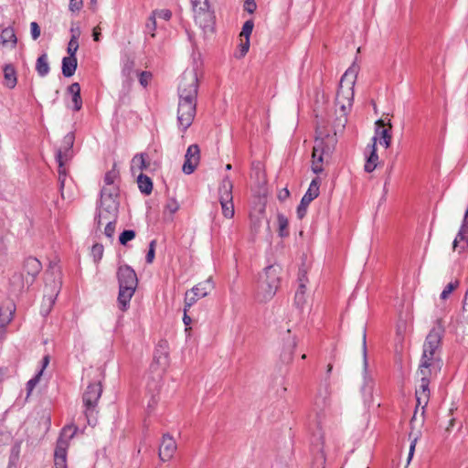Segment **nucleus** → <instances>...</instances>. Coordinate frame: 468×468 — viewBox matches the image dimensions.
<instances>
[{"instance_id":"f257e3e1","label":"nucleus","mask_w":468,"mask_h":468,"mask_svg":"<svg viewBox=\"0 0 468 468\" xmlns=\"http://www.w3.org/2000/svg\"><path fill=\"white\" fill-rule=\"evenodd\" d=\"M198 90L197 73L195 69L184 71L178 85L177 122L185 132L196 116L197 97Z\"/></svg>"},{"instance_id":"f03ea898","label":"nucleus","mask_w":468,"mask_h":468,"mask_svg":"<svg viewBox=\"0 0 468 468\" xmlns=\"http://www.w3.org/2000/svg\"><path fill=\"white\" fill-rule=\"evenodd\" d=\"M119 282L118 304L122 311H126L133 296L138 279L135 271L128 265L120 266L117 271Z\"/></svg>"},{"instance_id":"7ed1b4c3","label":"nucleus","mask_w":468,"mask_h":468,"mask_svg":"<svg viewBox=\"0 0 468 468\" xmlns=\"http://www.w3.org/2000/svg\"><path fill=\"white\" fill-rule=\"evenodd\" d=\"M359 71V67L353 63L342 76L336 93L335 104L340 112H348L354 99V86Z\"/></svg>"},{"instance_id":"20e7f679","label":"nucleus","mask_w":468,"mask_h":468,"mask_svg":"<svg viewBox=\"0 0 468 468\" xmlns=\"http://www.w3.org/2000/svg\"><path fill=\"white\" fill-rule=\"evenodd\" d=\"M280 266L270 265L260 275L257 297L261 302H268L275 295L280 287Z\"/></svg>"},{"instance_id":"39448f33","label":"nucleus","mask_w":468,"mask_h":468,"mask_svg":"<svg viewBox=\"0 0 468 468\" xmlns=\"http://www.w3.org/2000/svg\"><path fill=\"white\" fill-rule=\"evenodd\" d=\"M316 137L314 141V145L313 148L312 154V169L314 173L319 174L323 171V155L324 153H329L331 151V147L328 145V143L325 142L327 140L332 144L335 143L334 137H330V133H327L324 128L320 125L316 128Z\"/></svg>"},{"instance_id":"423d86ee","label":"nucleus","mask_w":468,"mask_h":468,"mask_svg":"<svg viewBox=\"0 0 468 468\" xmlns=\"http://www.w3.org/2000/svg\"><path fill=\"white\" fill-rule=\"evenodd\" d=\"M59 270L57 266L51 267L50 274L48 272L46 277V285L44 292L43 311L48 313L58 295L62 282L59 277Z\"/></svg>"},{"instance_id":"0eeeda50","label":"nucleus","mask_w":468,"mask_h":468,"mask_svg":"<svg viewBox=\"0 0 468 468\" xmlns=\"http://www.w3.org/2000/svg\"><path fill=\"white\" fill-rule=\"evenodd\" d=\"M443 333V324L441 320H437L424 342L422 358L441 359L440 347Z\"/></svg>"},{"instance_id":"6e6552de","label":"nucleus","mask_w":468,"mask_h":468,"mask_svg":"<svg viewBox=\"0 0 468 468\" xmlns=\"http://www.w3.org/2000/svg\"><path fill=\"white\" fill-rule=\"evenodd\" d=\"M77 427L69 425L63 428L60 437L57 441L54 453V463L56 468H67V449L69 440L75 435Z\"/></svg>"},{"instance_id":"1a4fd4ad","label":"nucleus","mask_w":468,"mask_h":468,"mask_svg":"<svg viewBox=\"0 0 468 468\" xmlns=\"http://www.w3.org/2000/svg\"><path fill=\"white\" fill-rule=\"evenodd\" d=\"M232 190L233 183L229 176L224 177L219 184L218 194L222 214L227 218H232L235 214Z\"/></svg>"},{"instance_id":"9d476101","label":"nucleus","mask_w":468,"mask_h":468,"mask_svg":"<svg viewBox=\"0 0 468 468\" xmlns=\"http://www.w3.org/2000/svg\"><path fill=\"white\" fill-rule=\"evenodd\" d=\"M424 413H425V409L422 410V406L418 407V404H417L414 414L410 420L411 431L409 434V437L410 439V446L407 464H409L410 463V460L412 459V457L414 455L417 441L419 440L420 435V428L424 423Z\"/></svg>"},{"instance_id":"9b49d317","label":"nucleus","mask_w":468,"mask_h":468,"mask_svg":"<svg viewBox=\"0 0 468 468\" xmlns=\"http://www.w3.org/2000/svg\"><path fill=\"white\" fill-rule=\"evenodd\" d=\"M169 365V351L166 341H160L155 348L154 362L151 369L156 372L157 378H161Z\"/></svg>"},{"instance_id":"f8f14e48","label":"nucleus","mask_w":468,"mask_h":468,"mask_svg":"<svg viewBox=\"0 0 468 468\" xmlns=\"http://www.w3.org/2000/svg\"><path fill=\"white\" fill-rule=\"evenodd\" d=\"M213 287L211 278H208L197 284L190 291L186 292L185 295V313H187L188 308H190L198 299L207 296Z\"/></svg>"},{"instance_id":"ddd939ff","label":"nucleus","mask_w":468,"mask_h":468,"mask_svg":"<svg viewBox=\"0 0 468 468\" xmlns=\"http://www.w3.org/2000/svg\"><path fill=\"white\" fill-rule=\"evenodd\" d=\"M441 367V359H431L421 357L420 364L417 371V375L420 379H424L431 382V379L440 373Z\"/></svg>"},{"instance_id":"4468645a","label":"nucleus","mask_w":468,"mask_h":468,"mask_svg":"<svg viewBox=\"0 0 468 468\" xmlns=\"http://www.w3.org/2000/svg\"><path fill=\"white\" fill-rule=\"evenodd\" d=\"M41 270V262L37 258L28 257L24 261L21 276L27 288L34 283Z\"/></svg>"},{"instance_id":"2eb2a0df","label":"nucleus","mask_w":468,"mask_h":468,"mask_svg":"<svg viewBox=\"0 0 468 468\" xmlns=\"http://www.w3.org/2000/svg\"><path fill=\"white\" fill-rule=\"evenodd\" d=\"M102 393L101 382L90 384L83 393V403L86 408V417L89 419V412L92 411L96 407Z\"/></svg>"},{"instance_id":"dca6fc26","label":"nucleus","mask_w":468,"mask_h":468,"mask_svg":"<svg viewBox=\"0 0 468 468\" xmlns=\"http://www.w3.org/2000/svg\"><path fill=\"white\" fill-rule=\"evenodd\" d=\"M72 156H73L72 149L68 150L67 148H63V147H60L58 150L57 154H56V160L58 164V173L59 190H60L62 198H65L63 189H64L65 180H66V176H67V171L65 168V165L69 159H71Z\"/></svg>"},{"instance_id":"f3484780","label":"nucleus","mask_w":468,"mask_h":468,"mask_svg":"<svg viewBox=\"0 0 468 468\" xmlns=\"http://www.w3.org/2000/svg\"><path fill=\"white\" fill-rule=\"evenodd\" d=\"M192 7L195 12V18L201 27H208L212 22L213 16L209 12L207 0H191Z\"/></svg>"},{"instance_id":"a211bd4d","label":"nucleus","mask_w":468,"mask_h":468,"mask_svg":"<svg viewBox=\"0 0 468 468\" xmlns=\"http://www.w3.org/2000/svg\"><path fill=\"white\" fill-rule=\"evenodd\" d=\"M375 135L373 137H377V142L378 141L385 148H388L392 140V124L390 121L386 122L384 120L379 119L375 122Z\"/></svg>"},{"instance_id":"6ab92c4d","label":"nucleus","mask_w":468,"mask_h":468,"mask_svg":"<svg viewBox=\"0 0 468 468\" xmlns=\"http://www.w3.org/2000/svg\"><path fill=\"white\" fill-rule=\"evenodd\" d=\"M200 161V149L197 144L188 146L185 154V162L182 170L185 174H192Z\"/></svg>"},{"instance_id":"aec40b11","label":"nucleus","mask_w":468,"mask_h":468,"mask_svg":"<svg viewBox=\"0 0 468 468\" xmlns=\"http://www.w3.org/2000/svg\"><path fill=\"white\" fill-rule=\"evenodd\" d=\"M116 213L112 212L109 209H100L98 217H97V225L98 228L102 225L103 221H106V226L104 229V234L108 238H112L115 231V220H116Z\"/></svg>"},{"instance_id":"412c9836","label":"nucleus","mask_w":468,"mask_h":468,"mask_svg":"<svg viewBox=\"0 0 468 468\" xmlns=\"http://www.w3.org/2000/svg\"><path fill=\"white\" fill-rule=\"evenodd\" d=\"M118 189L115 186L105 185L101 190V205L106 206L101 209H109L112 212H117V203L115 197H117Z\"/></svg>"},{"instance_id":"4be33fe9","label":"nucleus","mask_w":468,"mask_h":468,"mask_svg":"<svg viewBox=\"0 0 468 468\" xmlns=\"http://www.w3.org/2000/svg\"><path fill=\"white\" fill-rule=\"evenodd\" d=\"M176 450L175 440L168 434L163 436L161 445L159 447V458L163 462L169 461Z\"/></svg>"},{"instance_id":"5701e85b","label":"nucleus","mask_w":468,"mask_h":468,"mask_svg":"<svg viewBox=\"0 0 468 468\" xmlns=\"http://www.w3.org/2000/svg\"><path fill=\"white\" fill-rule=\"evenodd\" d=\"M324 434L322 430V419L321 415L317 414V431L313 433L312 437V445L316 449L318 452L321 453V457L324 459Z\"/></svg>"},{"instance_id":"b1692460","label":"nucleus","mask_w":468,"mask_h":468,"mask_svg":"<svg viewBox=\"0 0 468 468\" xmlns=\"http://www.w3.org/2000/svg\"><path fill=\"white\" fill-rule=\"evenodd\" d=\"M430 382L420 378V384L416 389V400L418 407L422 406V410L426 408L430 399Z\"/></svg>"},{"instance_id":"393cba45","label":"nucleus","mask_w":468,"mask_h":468,"mask_svg":"<svg viewBox=\"0 0 468 468\" xmlns=\"http://www.w3.org/2000/svg\"><path fill=\"white\" fill-rule=\"evenodd\" d=\"M16 311L14 303H9L6 305L0 306V327H5L13 319Z\"/></svg>"},{"instance_id":"a878e982","label":"nucleus","mask_w":468,"mask_h":468,"mask_svg":"<svg viewBox=\"0 0 468 468\" xmlns=\"http://www.w3.org/2000/svg\"><path fill=\"white\" fill-rule=\"evenodd\" d=\"M78 61L76 56L64 57L62 59V74L66 78L74 75L77 69Z\"/></svg>"},{"instance_id":"bb28decb","label":"nucleus","mask_w":468,"mask_h":468,"mask_svg":"<svg viewBox=\"0 0 468 468\" xmlns=\"http://www.w3.org/2000/svg\"><path fill=\"white\" fill-rule=\"evenodd\" d=\"M320 182L318 178L312 180L306 193L303 195L302 200L304 203L310 204L314 199L319 196Z\"/></svg>"},{"instance_id":"cd10ccee","label":"nucleus","mask_w":468,"mask_h":468,"mask_svg":"<svg viewBox=\"0 0 468 468\" xmlns=\"http://www.w3.org/2000/svg\"><path fill=\"white\" fill-rule=\"evenodd\" d=\"M68 91L72 95V101L74 103V110L80 111L82 107V100L80 97V86L78 82L70 84Z\"/></svg>"},{"instance_id":"c85d7f7f","label":"nucleus","mask_w":468,"mask_h":468,"mask_svg":"<svg viewBox=\"0 0 468 468\" xmlns=\"http://www.w3.org/2000/svg\"><path fill=\"white\" fill-rule=\"evenodd\" d=\"M36 70L40 77H45L50 70L48 58L46 53L39 56L36 62Z\"/></svg>"},{"instance_id":"c756f323","label":"nucleus","mask_w":468,"mask_h":468,"mask_svg":"<svg viewBox=\"0 0 468 468\" xmlns=\"http://www.w3.org/2000/svg\"><path fill=\"white\" fill-rule=\"evenodd\" d=\"M134 66H135L134 58L131 55L125 54L122 58V73L128 80H132V75L133 73Z\"/></svg>"},{"instance_id":"7c9ffc66","label":"nucleus","mask_w":468,"mask_h":468,"mask_svg":"<svg viewBox=\"0 0 468 468\" xmlns=\"http://www.w3.org/2000/svg\"><path fill=\"white\" fill-rule=\"evenodd\" d=\"M137 184L142 193L145 195H150L152 193L153 182L149 176L140 174L137 178Z\"/></svg>"},{"instance_id":"2f4dec72","label":"nucleus","mask_w":468,"mask_h":468,"mask_svg":"<svg viewBox=\"0 0 468 468\" xmlns=\"http://www.w3.org/2000/svg\"><path fill=\"white\" fill-rule=\"evenodd\" d=\"M347 112H340L339 116L336 117L334 124V135H330V137H335L338 133H342L346 127L347 122ZM335 140V138H334Z\"/></svg>"},{"instance_id":"473e14b6","label":"nucleus","mask_w":468,"mask_h":468,"mask_svg":"<svg viewBox=\"0 0 468 468\" xmlns=\"http://www.w3.org/2000/svg\"><path fill=\"white\" fill-rule=\"evenodd\" d=\"M330 391L328 386L324 387V390H320L315 398L314 405L317 409L323 410L329 405Z\"/></svg>"},{"instance_id":"72a5a7b5","label":"nucleus","mask_w":468,"mask_h":468,"mask_svg":"<svg viewBox=\"0 0 468 468\" xmlns=\"http://www.w3.org/2000/svg\"><path fill=\"white\" fill-rule=\"evenodd\" d=\"M468 246V235L466 233H463L459 230L457 236L455 237L452 248L454 250H458L459 252H462Z\"/></svg>"},{"instance_id":"f704fd0d","label":"nucleus","mask_w":468,"mask_h":468,"mask_svg":"<svg viewBox=\"0 0 468 468\" xmlns=\"http://www.w3.org/2000/svg\"><path fill=\"white\" fill-rule=\"evenodd\" d=\"M4 74H5V85L8 88H14L16 84V70L13 66L6 65L4 68Z\"/></svg>"},{"instance_id":"c9c22d12","label":"nucleus","mask_w":468,"mask_h":468,"mask_svg":"<svg viewBox=\"0 0 468 468\" xmlns=\"http://www.w3.org/2000/svg\"><path fill=\"white\" fill-rule=\"evenodd\" d=\"M149 164L145 161V154H135L132 160V171L134 173L135 170L143 171L148 167Z\"/></svg>"},{"instance_id":"e433bc0d","label":"nucleus","mask_w":468,"mask_h":468,"mask_svg":"<svg viewBox=\"0 0 468 468\" xmlns=\"http://www.w3.org/2000/svg\"><path fill=\"white\" fill-rule=\"evenodd\" d=\"M1 38H2L3 45L10 42V43H12L13 47H15L17 42V38L15 34V30L11 27H5L2 30Z\"/></svg>"},{"instance_id":"4c0bfd02","label":"nucleus","mask_w":468,"mask_h":468,"mask_svg":"<svg viewBox=\"0 0 468 468\" xmlns=\"http://www.w3.org/2000/svg\"><path fill=\"white\" fill-rule=\"evenodd\" d=\"M306 303V294H305V285H299L295 296H294V304L299 309H303L304 304Z\"/></svg>"},{"instance_id":"58836bf2","label":"nucleus","mask_w":468,"mask_h":468,"mask_svg":"<svg viewBox=\"0 0 468 468\" xmlns=\"http://www.w3.org/2000/svg\"><path fill=\"white\" fill-rule=\"evenodd\" d=\"M80 28L77 27V33L71 35L70 40L68 45V49H67V51L69 53V57L76 56V52L79 48L78 38L80 37Z\"/></svg>"},{"instance_id":"ea45409f","label":"nucleus","mask_w":468,"mask_h":468,"mask_svg":"<svg viewBox=\"0 0 468 468\" xmlns=\"http://www.w3.org/2000/svg\"><path fill=\"white\" fill-rule=\"evenodd\" d=\"M278 224H279V235L281 237H287L289 235L288 232V219L287 218L282 214H278L277 216Z\"/></svg>"},{"instance_id":"a19ab883","label":"nucleus","mask_w":468,"mask_h":468,"mask_svg":"<svg viewBox=\"0 0 468 468\" xmlns=\"http://www.w3.org/2000/svg\"><path fill=\"white\" fill-rule=\"evenodd\" d=\"M371 142L372 143L367 145L370 149V154L367 159L370 160V163H375L378 165V155L377 154V137H373Z\"/></svg>"},{"instance_id":"79ce46f5","label":"nucleus","mask_w":468,"mask_h":468,"mask_svg":"<svg viewBox=\"0 0 468 468\" xmlns=\"http://www.w3.org/2000/svg\"><path fill=\"white\" fill-rule=\"evenodd\" d=\"M135 238V231L132 229L123 230L120 237L119 241L122 245H126L128 241Z\"/></svg>"},{"instance_id":"37998d69","label":"nucleus","mask_w":468,"mask_h":468,"mask_svg":"<svg viewBox=\"0 0 468 468\" xmlns=\"http://www.w3.org/2000/svg\"><path fill=\"white\" fill-rule=\"evenodd\" d=\"M459 286V282L458 281H455V282H449L445 288L443 289V291L441 292V298L445 300L449 297V295Z\"/></svg>"},{"instance_id":"c03bdc74","label":"nucleus","mask_w":468,"mask_h":468,"mask_svg":"<svg viewBox=\"0 0 468 468\" xmlns=\"http://www.w3.org/2000/svg\"><path fill=\"white\" fill-rule=\"evenodd\" d=\"M254 24L252 20H247L242 27L240 37H244L245 39H250V36L252 32Z\"/></svg>"},{"instance_id":"a18cd8bd","label":"nucleus","mask_w":468,"mask_h":468,"mask_svg":"<svg viewBox=\"0 0 468 468\" xmlns=\"http://www.w3.org/2000/svg\"><path fill=\"white\" fill-rule=\"evenodd\" d=\"M118 176V171L113 167L112 170L108 171L104 176V183L107 186H114V180Z\"/></svg>"},{"instance_id":"49530a36","label":"nucleus","mask_w":468,"mask_h":468,"mask_svg":"<svg viewBox=\"0 0 468 468\" xmlns=\"http://www.w3.org/2000/svg\"><path fill=\"white\" fill-rule=\"evenodd\" d=\"M75 136L73 133H67L63 138L62 146L63 148H67L68 150L72 149L74 144Z\"/></svg>"},{"instance_id":"de8ad7c7","label":"nucleus","mask_w":468,"mask_h":468,"mask_svg":"<svg viewBox=\"0 0 468 468\" xmlns=\"http://www.w3.org/2000/svg\"><path fill=\"white\" fill-rule=\"evenodd\" d=\"M41 375H42V370H40L33 378H31L27 383V388L28 395L32 392V390L35 388V387L38 383V381L41 378Z\"/></svg>"},{"instance_id":"09e8293b","label":"nucleus","mask_w":468,"mask_h":468,"mask_svg":"<svg viewBox=\"0 0 468 468\" xmlns=\"http://www.w3.org/2000/svg\"><path fill=\"white\" fill-rule=\"evenodd\" d=\"M156 240L154 239L149 244V250L146 254L145 260L147 263H152L154 259Z\"/></svg>"},{"instance_id":"8fccbe9b","label":"nucleus","mask_w":468,"mask_h":468,"mask_svg":"<svg viewBox=\"0 0 468 468\" xmlns=\"http://www.w3.org/2000/svg\"><path fill=\"white\" fill-rule=\"evenodd\" d=\"M153 16L164 20H169L172 16V12L169 9H160L154 11Z\"/></svg>"},{"instance_id":"3c124183","label":"nucleus","mask_w":468,"mask_h":468,"mask_svg":"<svg viewBox=\"0 0 468 468\" xmlns=\"http://www.w3.org/2000/svg\"><path fill=\"white\" fill-rule=\"evenodd\" d=\"M91 253L95 261H100L103 255V246L101 244H95L91 248Z\"/></svg>"},{"instance_id":"603ef678","label":"nucleus","mask_w":468,"mask_h":468,"mask_svg":"<svg viewBox=\"0 0 468 468\" xmlns=\"http://www.w3.org/2000/svg\"><path fill=\"white\" fill-rule=\"evenodd\" d=\"M151 78L152 74L148 71H142L139 73V82L144 87H146L148 85Z\"/></svg>"},{"instance_id":"864d4df0","label":"nucleus","mask_w":468,"mask_h":468,"mask_svg":"<svg viewBox=\"0 0 468 468\" xmlns=\"http://www.w3.org/2000/svg\"><path fill=\"white\" fill-rule=\"evenodd\" d=\"M308 206L309 204L304 203L303 200H301L297 207V218L299 219L303 218V217L306 215Z\"/></svg>"},{"instance_id":"5fc2aeb1","label":"nucleus","mask_w":468,"mask_h":468,"mask_svg":"<svg viewBox=\"0 0 468 468\" xmlns=\"http://www.w3.org/2000/svg\"><path fill=\"white\" fill-rule=\"evenodd\" d=\"M31 37L34 40H37L40 36V27L37 22H31L30 24Z\"/></svg>"},{"instance_id":"6e6d98bb","label":"nucleus","mask_w":468,"mask_h":468,"mask_svg":"<svg viewBox=\"0 0 468 468\" xmlns=\"http://www.w3.org/2000/svg\"><path fill=\"white\" fill-rule=\"evenodd\" d=\"M165 209L174 214L179 209V204L175 199H170L165 206Z\"/></svg>"},{"instance_id":"4d7b16f0","label":"nucleus","mask_w":468,"mask_h":468,"mask_svg":"<svg viewBox=\"0 0 468 468\" xmlns=\"http://www.w3.org/2000/svg\"><path fill=\"white\" fill-rule=\"evenodd\" d=\"M257 8V4L254 0H245L244 10L250 14H252Z\"/></svg>"},{"instance_id":"13d9d810","label":"nucleus","mask_w":468,"mask_h":468,"mask_svg":"<svg viewBox=\"0 0 468 468\" xmlns=\"http://www.w3.org/2000/svg\"><path fill=\"white\" fill-rule=\"evenodd\" d=\"M146 28L152 32V37H154V31L155 30L156 28V21H155V17L152 15L149 19H148V22L146 24Z\"/></svg>"},{"instance_id":"bf43d9fd","label":"nucleus","mask_w":468,"mask_h":468,"mask_svg":"<svg viewBox=\"0 0 468 468\" xmlns=\"http://www.w3.org/2000/svg\"><path fill=\"white\" fill-rule=\"evenodd\" d=\"M83 5L82 0H70L69 1V9L71 11H79Z\"/></svg>"},{"instance_id":"052dcab7","label":"nucleus","mask_w":468,"mask_h":468,"mask_svg":"<svg viewBox=\"0 0 468 468\" xmlns=\"http://www.w3.org/2000/svg\"><path fill=\"white\" fill-rule=\"evenodd\" d=\"M262 219L256 218L251 220V229L254 232H258L261 225Z\"/></svg>"},{"instance_id":"680f3d73","label":"nucleus","mask_w":468,"mask_h":468,"mask_svg":"<svg viewBox=\"0 0 468 468\" xmlns=\"http://www.w3.org/2000/svg\"><path fill=\"white\" fill-rule=\"evenodd\" d=\"M377 167V165L375 163H370V160L367 159V162L365 164V171L367 173L373 172Z\"/></svg>"},{"instance_id":"e2e57ef3","label":"nucleus","mask_w":468,"mask_h":468,"mask_svg":"<svg viewBox=\"0 0 468 468\" xmlns=\"http://www.w3.org/2000/svg\"><path fill=\"white\" fill-rule=\"evenodd\" d=\"M249 48H250V39H245V42L241 43V45H240L241 56H244L249 51Z\"/></svg>"},{"instance_id":"0e129e2a","label":"nucleus","mask_w":468,"mask_h":468,"mask_svg":"<svg viewBox=\"0 0 468 468\" xmlns=\"http://www.w3.org/2000/svg\"><path fill=\"white\" fill-rule=\"evenodd\" d=\"M362 347H363L364 356L366 357V353H367V334H366V329L365 328H362Z\"/></svg>"},{"instance_id":"69168bd1","label":"nucleus","mask_w":468,"mask_h":468,"mask_svg":"<svg viewBox=\"0 0 468 468\" xmlns=\"http://www.w3.org/2000/svg\"><path fill=\"white\" fill-rule=\"evenodd\" d=\"M100 36H101V27H95L93 28V33H92V37H93L94 41H99L100 40Z\"/></svg>"},{"instance_id":"338daca9","label":"nucleus","mask_w":468,"mask_h":468,"mask_svg":"<svg viewBox=\"0 0 468 468\" xmlns=\"http://www.w3.org/2000/svg\"><path fill=\"white\" fill-rule=\"evenodd\" d=\"M298 281H299V285H302V284L305 285V283L307 282V278L305 276V273H300Z\"/></svg>"},{"instance_id":"774afa93","label":"nucleus","mask_w":468,"mask_h":468,"mask_svg":"<svg viewBox=\"0 0 468 468\" xmlns=\"http://www.w3.org/2000/svg\"><path fill=\"white\" fill-rule=\"evenodd\" d=\"M49 363V356H45L42 359V368L40 370H44L46 368V367L48 365Z\"/></svg>"}]
</instances>
